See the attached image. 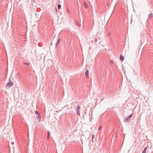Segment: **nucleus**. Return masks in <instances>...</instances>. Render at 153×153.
<instances>
[{
  "mask_svg": "<svg viewBox=\"0 0 153 153\" xmlns=\"http://www.w3.org/2000/svg\"><path fill=\"white\" fill-rule=\"evenodd\" d=\"M132 115V114H130L128 117L124 119L123 120L124 122L126 123L130 121Z\"/></svg>",
  "mask_w": 153,
  "mask_h": 153,
  "instance_id": "obj_1",
  "label": "nucleus"
},
{
  "mask_svg": "<svg viewBox=\"0 0 153 153\" xmlns=\"http://www.w3.org/2000/svg\"><path fill=\"white\" fill-rule=\"evenodd\" d=\"M80 109V107L79 105H78L76 109V114L78 116H79L80 115V113L79 112V110Z\"/></svg>",
  "mask_w": 153,
  "mask_h": 153,
  "instance_id": "obj_2",
  "label": "nucleus"
},
{
  "mask_svg": "<svg viewBox=\"0 0 153 153\" xmlns=\"http://www.w3.org/2000/svg\"><path fill=\"white\" fill-rule=\"evenodd\" d=\"M13 85V84L12 82H9L7 84V87L10 88Z\"/></svg>",
  "mask_w": 153,
  "mask_h": 153,
  "instance_id": "obj_3",
  "label": "nucleus"
},
{
  "mask_svg": "<svg viewBox=\"0 0 153 153\" xmlns=\"http://www.w3.org/2000/svg\"><path fill=\"white\" fill-rule=\"evenodd\" d=\"M61 41V39H59L57 42H56V46H57L58 45H59V42H60Z\"/></svg>",
  "mask_w": 153,
  "mask_h": 153,
  "instance_id": "obj_4",
  "label": "nucleus"
},
{
  "mask_svg": "<svg viewBox=\"0 0 153 153\" xmlns=\"http://www.w3.org/2000/svg\"><path fill=\"white\" fill-rule=\"evenodd\" d=\"M147 147H145L144 149L143 150V151L142 153H146V152L147 150Z\"/></svg>",
  "mask_w": 153,
  "mask_h": 153,
  "instance_id": "obj_5",
  "label": "nucleus"
},
{
  "mask_svg": "<svg viewBox=\"0 0 153 153\" xmlns=\"http://www.w3.org/2000/svg\"><path fill=\"white\" fill-rule=\"evenodd\" d=\"M85 75L86 76L88 77V75L89 74V71L88 70H86V71L85 72Z\"/></svg>",
  "mask_w": 153,
  "mask_h": 153,
  "instance_id": "obj_6",
  "label": "nucleus"
},
{
  "mask_svg": "<svg viewBox=\"0 0 153 153\" xmlns=\"http://www.w3.org/2000/svg\"><path fill=\"white\" fill-rule=\"evenodd\" d=\"M124 57L122 56V55H121L120 56V60L121 61H122L123 60H124Z\"/></svg>",
  "mask_w": 153,
  "mask_h": 153,
  "instance_id": "obj_7",
  "label": "nucleus"
},
{
  "mask_svg": "<svg viewBox=\"0 0 153 153\" xmlns=\"http://www.w3.org/2000/svg\"><path fill=\"white\" fill-rule=\"evenodd\" d=\"M50 132L49 131H48V139L49 140L50 138Z\"/></svg>",
  "mask_w": 153,
  "mask_h": 153,
  "instance_id": "obj_8",
  "label": "nucleus"
},
{
  "mask_svg": "<svg viewBox=\"0 0 153 153\" xmlns=\"http://www.w3.org/2000/svg\"><path fill=\"white\" fill-rule=\"evenodd\" d=\"M84 6L85 8H87L88 7L87 4L84 2Z\"/></svg>",
  "mask_w": 153,
  "mask_h": 153,
  "instance_id": "obj_9",
  "label": "nucleus"
},
{
  "mask_svg": "<svg viewBox=\"0 0 153 153\" xmlns=\"http://www.w3.org/2000/svg\"><path fill=\"white\" fill-rule=\"evenodd\" d=\"M153 16V15L152 13H151L149 16V19H151L152 18Z\"/></svg>",
  "mask_w": 153,
  "mask_h": 153,
  "instance_id": "obj_10",
  "label": "nucleus"
},
{
  "mask_svg": "<svg viewBox=\"0 0 153 153\" xmlns=\"http://www.w3.org/2000/svg\"><path fill=\"white\" fill-rule=\"evenodd\" d=\"M61 7V6L59 4H58V8L59 9H60Z\"/></svg>",
  "mask_w": 153,
  "mask_h": 153,
  "instance_id": "obj_11",
  "label": "nucleus"
},
{
  "mask_svg": "<svg viewBox=\"0 0 153 153\" xmlns=\"http://www.w3.org/2000/svg\"><path fill=\"white\" fill-rule=\"evenodd\" d=\"M111 35V33H110V32H109L108 33V36H110Z\"/></svg>",
  "mask_w": 153,
  "mask_h": 153,
  "instance_id": "obj_12",
  "label": "nucleus"
},
{
  "mask_svg": "<svg viewBox=\"0 0 153 153\" xmlns=\"http://www.w3.org/2000/svg\"><path fill=\"white\" fill-rule=\"evenodd\" d=\"M35 113H36V114H38V115H39V113L37 111H35Z\"/></svg>",
  "mask_w": 153,
  "mask_h": 153,
  "instance_id": "obj_13",
  "label": "nucleus"
},
{
  "mask_svg": "<svg viewBox=\"0 0 153 153\" xmlns=\"http://www.w3.org/2000/svg\"><path fill=\"white\" fill-rule=\"evenodd\" d=\"M39 115L37 117L38 118H39V119H40L41 118V117H40V114L39 115Z\"/></svg>",
  "mask_w": 153,
  "mask_h": 153,
  "instance_id": "obj_14",
  "label": "nucleus"
},
{
  "mask_svg": "<svg viewBox=\"0 0 153 153\" xmlns=\"http://www.w3.org/2000/svg\"><path fill=\"white\" fill-rule=\"evenodd\" d=\"M94 135L93 134H92V141H93V139L94 138Z\"/></svg>",
  "mask_w": 153,
  "mask_h": 153,
  "instance_id": "obj_15",
  "label": "nucleus"
},
{
  "mask_svg": "<svg viewBox=\"0 0 153 153\" xmlns=\"http://www.w3.org/2000/svg\"><path fill=\"white\" fill-rule=\"evenodd\" d=\"M97 41V39H95L94 40V42L96 43Z\"/></svg>",
  "mask_w": 153,
  "mask_h": 153,
  "instance_id": "obj_16",
  "label": "nucleus"
},
{
  "mask_svg": "<svg viewBox=\"0 0 153 153\" xmlns=\"http://www.w3.org/2000/svg\"><path fill=\"white\" fill-rule=\"evenodd\" d=\"M32 2L35 3V0H32Z\"/></svg>",
  "mask_w": 153,
  "mask_h": 153,
  "instance_id": "obj_17",
  "label": "nucleus"
},
{
  "mask_svg": "<svg viewBox=\"0 0 153 153\" xmlns=\"http://www.w3.org/2000/svg\"><path fill=\"white\" fill-rule=\"evenodd\" d=\"M101 128H102L101 127V126H100V127H99V128H98V130H101Z\"/></svg>",
  "mask_w": 153,
  "mask_h": 153,
  "instance_id": "obj_18",
  "label": "nucleus"
},
{
  "mask_svg": "<svg viewBox=\"0 0 153 153\" xmlns=\"http://www.w3.org/2000/svg\"><path fill=\"white\" fill-rule=\"evenodd\" d=\"M67 12H68V13H70V11H69V10L68 9V10H67Z\"/></svg>",
  "mask_w": 153,
  "mask_h": 153,
  "instance_id": "obj_19",
  "label": "nucleus"
},
{
  "mask_svg": "<svg viewBox=\"0 0 153 153\" xmlns=\"http://www.w3.org/2000/svg\"><path fill=\"white\" fill-rule=\"evenodd\" d=\"M26 64L27 65H29V63H26Z\"/></svg>",
  "mask_w": 153,
  "mask_h": 153,
  "instance_id": "obj_20",
  "label": "nucleus"
},
{
  "mask_svg": "<svg viewBox=\"0 0 153 153\" xmlns=\"http://www.w3.org/2000/svg\"><path fill=\"white\" fill-rule=\"evenodd\" d=\"M11 144H14V143L13 142H12Z\"/></svg>",
  "mask_w": 153,
  "mask_h": 153,
  "instance_id": "obj_21",
  "label": "nucleus"
},
{
  "mask_svg": "<svg viewBox=\"0 0 153 153\" xmlns=\"http://www.w3.org/2000/svg\"><path fill=\"white\" fill-rule=\"evenodd\" d=\"M76 24L78 26V24L77 23H76Z\"/></svg>",
  "mask_w": 153,
  "mask_h": 153,
  "instance_id": "obj_22",
  "label": "nucleus"
},
{
  "mask_svg": "<svg viewBox=\"0 0 153 153\" xmlns=\"http://www.w3.org/2000/svg\"><path fill=\"white\" fill-rule=\"evenodd\" d=\"M38 46H40V47H41V46H40V45H39V44H38Z\"/></svg>",
  "mask_w": 153,
  "mask_h": 153,
  "instance_id": "obj_23",
  "label": "nucleus"
}]
</instances>
